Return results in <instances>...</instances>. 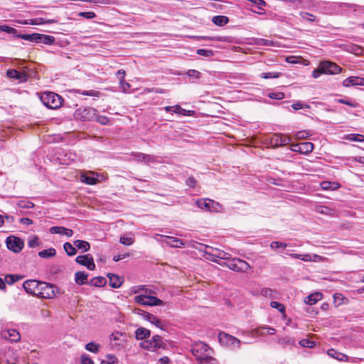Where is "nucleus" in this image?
<instances>
[{
    "label": "nucleus",
    "instance_id": "nucleus-55",
    "mask_svg": "<svg viewBox=\"0 0 364 364\" xmlns=\"http://www.w3.org/2000/svg\"><path fill=\"white\" fill-rule=\"evenodd\" d=\"M299 344L302 347L311 348L316 346V342L309 338H304L299 341Z\"/></svg>",
    "mask_w": 364,
    "mask_h": 364
},
{
    "label": "nucleus",
    "instance_id": "nucleus-35",
    "mask_svg": "<svg viewBox=\"0 0 364 364\" xmlns=\"http://www.w3.org/2000/svg\"><path fill=\"white\" fill-rule=\"evenodd\" d=\"M54 42L55 38L53 36L39 33L38 43H42L46 45H52L54 43Z\"/></svg>",
    "mask_w": 364,
    "mask_h": 364
},
{
    "label": "nucleus",
    "instance_id": "nucleus-54",
    "mask_svg": "<svg viewBox=\"0 0 364 364\" xmlns=\"http://www.w3.org/2000/svg\"><path fill=\"white\" fill-rule=\"evenodd\" d=\"M94 120L97 121L98 123L102 125L109 124L110 122L109 118L106 116L99 115L97 114V112H96V117Z\"/></svg>",
    "mask_w": 364,
    "mask_h": 364
},
{
    "label": "nucleus",
    "instance_id": "nucleus-32",
    "mask_svg": "<svg viewBox=\"0 0 364 364\" xmlns=\"http://www.w3.org/2000/svg\"><path fill=\"white\" fill-rule=\"evenodd\" d=\"M73 245L76 248L82 250V252H87L90 249V243L85 240H75L73 242Z\"/></svg>",
    "mask_w": 364,
    "mask_h": 364
},
{
    "label": "nucleus",
    "instance_id": "nucleus-24",
    "mask_svg": "<svg viewBox=\"0 0 364 364\" xmlns=\"http://www.w3.org/2000/svg\"><path fill=\"white\" fill-rule=\"evenodd\" d=\"M107 277L109 279V286L112 288H119L122 284L123 279L118 275L109 273L107 274Z\"/></svg>",
    "mask_w": 364,
    "mask_h": 364
},
{
    "label": "nucleus",
    "instance_id": "nucleus-36",
    "mask_svg": "<svg viewBox=\"0 0 364 364\" xmlns=\"http://www.w3.org/2000/svg\"><path fill=\"white\" fill-rule=\"evenodd\" d=\"M213 23L218 26H223L229 22V18L225 16H215L212 18Z\"/></svg>",
    "mask_w": 364,
    "mask_h": 364
},
{
    "label": "nucleus",
    "instance_id": "nucleus-14",
    "mask_svg": "<svg viewBox=\"0 0 364 364\" xmlns=\"http://www.w3.org/2000/svg\"><path fill=\"white\" fill-rule=\"evenodd\" d=\"M321 69L323 70L324 74L335 75L341 72V68L331 61H322L320 63Z\"/></svg>",
    "mask_w": 364,
    "mask_h": 364
},
{
    "label": "nucleus",
    "instance_id": "nucleus-42",
    "mask_svg": "<svg viewBox=\"0 0 364 364\" xmlns=\"http://www.w3.org/2000/svg\"><path fill=\"white\" fill-rule=\"evenodd\" d=\"M75 92L82 95L90 96V97H100L102 95L101 92H100L99 91H97V90H83V91H82L80 90H77L75 91Z\"/></svg>",
    "mask_w": 364,
    "mask_h": 364
},
{
    "label": "nucleus",
    "instance_id": "nucleus-64",
    "mask_svg": "<svg viewBox=\"0 0 364 364\" xmlns=\"http://www.w3.org/2000/svg\"><path fill=\"white\" fill-rule=\"evenodd\" d=\"M80 364H95V363L88 355L82 354L80 357Z\"/></svg>",
    "mask_w": 364,
    "mask_h": 364
},
{
    "label": "nucleus",
    "instance_id": "nucleus-60",
    "mask_svg": "<svg viewBox=\"0 0 364 364\" xmlns=\"http://www.w3.org/2000/svg\"><path fill=\"white\" fill-rule=\"evenodd\" d=\"M310 135L309 132L306 130H301L299 132H297L294 135V138L296 139H304L307 138Z\"/></svg>",
    "mask_w": 364,
    "mask_h": 364
},
{
    "label": "nucleus",
    "instance_id": "nucleus-48",
    "mask_svg": "<svg viewBox=\"0 0 364 364\" xmlns=\"http://www.w3.org/2000/svg\"><path fill=\"white\" fill-rule=\"evenodd\" d=\"M100 346L95 342H90L85 346V349L92 353H97Z\"/></svg>",
    "mask_w": 364,
    "mask_h": 364
},
{
    "label": "nucleus",
    "instance_id": "nucleus-63",
    "mask_svg": "<svg viewBox=\"0 0 364 364\" xmlns=\"http://www.w3.org/2000/svg\"><path fill=\"white\" fill-rule=\"evenodd\" d=\"M119 241L123 245H131L134 242V239L127 235H123L120 237Z\"/></svg>",
    "mask_w": 364,
    "mask_h": 364
},
{
    "label": "nucleus",
    "instance_id": "nucleus-53",
    "mask_svg": "<svg viewBox=\"0 0 364 364\" xmlns=\"http://www.w3.org/2000/svg\"><path fill=\"white\" fill-rule=\"evenodd\" d=\"M196 53L198 55L204 56L205 58H212L214 55V51L212 50H207L203 48H200L196 50Z\"/></svg>",
    "mask_w": 364,
    "mask_h": 364
},
{
    "label": "nucleus",
    "instance_id": "nucleus-22",
    "mask_svg": "<svg viewBox=\"0 0 364 364\" xmlns=\"http://www.w3.org/2000/svg\"><path fill=\"white\" fill-rule=\"evenodd\" d=\"M49 232L51 234H59L62 235H65L68 237H71L73 235V230L60 226L51 227L49 229Z\"/></svg>",
    "mask_w": 364,
    "mask_h": 364
},
{
    "label": "nucleus",
    "instance_id": "nucleus-51",
    "mask_svg": "<svg viewBox=\"0 0 364 364\" xmlns=\"http://www.w3.org/2000/svg\"><path fill=\"white\" fill-rule=\"evenodd\" d=\"M321 185L324 190H335L339 186L337 183L330 181H323Z\"/></svg>",
    "mask_w": 364,
    "mask_h": 364
},
{
    "label": "nucleus",
    "instance_id": "nucleus-34",
    "mask_svg": "<svg viewBox=\"0 0 364 364\" xmlns=\"http://www.w3.org/2000/svg\"><path fill=\"white\" fill-rule=\"evenodd\" d=\"M107 283V280L103 277H96L92 278L89 282L88 284L97 287H104Z\"/></svg>",
    "mask_w": 364,
    "mask_h": 364
},
{
    "label": "nucleus",
    "instance_id": "nucleus-27",
    "mask_svg": "<svg viewBox=\"0 0 364 364\" xmlns=\"http://www.w3.org/2000/svg\"><path fill=\"white\" fill-rule=\"evenodd\" d=\"M87 277H88V274L85 273V272H77L75 274V282L78 285H83L85 284H88Z\"/></svg>",
    "mask_w": 364,
    "mask_h": 364
},
{
    "label": "nucleus",
    "instance_id": "nucleus-9",
    "mask_svg": "<svg viewBox=\"0 0 364 364\" xmlns=\"http://www.w3.org/2000/svg\"><path fill=\"white\" fill-rule=\"evenodd\" d=\"M80 179L81 182L87 185H95L100 181L103 179V176L95 171H82L80 174Z\"/></svg>",
    "mask_w": 364,
    "mask_h": 364
},
{
    "label": "nucleus",
    "instance_id": "nucleus-20",
    "mask_svg": "<svg viewBox=\"0 0 364 364\" xmlns=\"http://www.w3.org/2000/svg\"><path fill=\"white\" fill-rule=\"evenodd\" d=\"M6 75L8 77L15 79L21 82H26L28 80V75L26 72L18 71L15 69H9L7 70Z\"/></svg>",
    "mask_w": 364,
    "mask_h": 364
},
{
    "label": "nucleus",
    "instance_id": "nucleus-62",
    "mask_svg": "<svg viewBox=\"0 0 364 364\" xmlns=\"http://www.w3.org/2000/svg\"><path fill=\"white\" fill-rule=\"evenodd\" d=\"M267 96L271 99L282 100L284 98V94L282 92H271Z\"/></svg>",
    "mask_w": 364,
    "mask_h": 364
},
{
    "label": "nucleus",
    "instance_id": "nucleus-59",
    "mask_svg": "<svg viewBox=\"0 0 364 364\" xmlns=\"http://www.w3.org/2000/svg\"><path fill=\"white\" fill-rule=\"evenodd\" d=\"M0 31H4L9 34L16 36L17 30L13 27L6 25H0Z\"/></svg>",
    "mask_w": 364,
    "mask_h": 364
},
{
    "label": "nucleus",
    "instance_id": "nucleus-3",
    "mask_svg": "<svg viewBox=\"0 0 364 364\" xmlns=\"http://www.w3.org/2000/svg\"><path fill=\"white\" fill-rule=\"evenodd\" d=\"M218 340L223 346H225L231 350H237L240 348L241 341L236 337L225 332H220Z\"/></svg>",
    "mask_w": 364,
    "mask_h": 364
},
{
    "label": "nucleus",
    "instance_id": "nucleus-26",
    "mask_svg": "<svg viewBox=\"0 0 364 364\" xmlns=\"http://www.w3.org/2000/svg\"><path fill=\"white\" fill-rule=\"evenodd\" d=\"M327 354L330 357H332L339 361H348L349 360L348 355H346L342 353L338 352L333 348H331V349L328 350Z\"/></svg>",
    "mask_w": 364,
    "mask_h": 364
},
{
    "label": "nucleus",
    "instance_id": "nucleus-17",
    "mask_svg": "<svg viewBox=\"0 0 364 364\" xmlns=\"http://www.w3.org/2000/svg\"><path fill=\"white\" fill-rule=\"evenodd\" d=\"M161 242L171 247H184L186 242L181 239L171 236L161 235Z\"/></svg>",
    "mask_w": 364,
    "mask_h": 364
},
{
    "label": "nucleus",
    "instance_id": "nucleus-8",
    "mask_svg": "<svg viewBox=\"0 0 364 364\" xmlns=\"http://www.w3.org/2000/svg\"><path fill=\"white\" fill-rule=\"evenodd\" d=\"M6 245L9 250L14 253H19L24 247V242L18 237L10 235L6 239Z\"/></svg>",
    "mask_w": 364,
    "mask_h": 364
},
{
    "label": "nucleus",
    "instance_id": "nucleus-31",
    "mask_svg": "<svg viewBox=\"0 0 364 364\" xmlns=\"http://www.w3.org/2000/svg\"><path fill=\"white\" fill-rule=\"evenodd\" d=\"M135 336L137 340H142L149 337L150 331L145 328L140 327L136 330Z\"/></svg>",
    "mask_w": 364,
    "mask_h": 364
},
{
    "label": "nucleus",
    "instance_id": "nucleus-7",
    "mask_svg": "<svg viewBox=\"0 0 364 364\" xmlns=\"http://www.w3.org/2000/svg\"><path fill=\"white\" fill-rule=\"evenodd\" d=\"M196 203L200 209L210 212H219L221 208L219 203L209 198L198 199Z\"/></svg>",
    "mask_w": 364,
    "mask_h": 364
},
{
    "label": "nucleus",
    "instance_id": "nucleus-12",
    "mask_svg": "<svg viewBox=\"0 0 364 364\" xmlns=\"http://www.w3.org/2000/svg\"><path fill=\"white\" fill-rule=\"evenodd\" d=\"M55 287L46 282H41L39 287V298L52 299L55 296Z\"/></svg>",
    "mask_w": 364,
    "mask_h": 364
},
{
    "label": "nucleus",
    "instance_id": "nucleus-28",
    "mask_svg": "<svg viewBox=\"0 0 364 364\" xmlns=\"http://www.w3.org/2000/svg\"><path fill=\"white\" fill-rule=\"evenodd\" d=\"M145 320L148 321L149 322H150L151 323L154 324L155 326L161 329L164 328V325L161 321V320L151 314H146Z\"/></svg>",
    "mask_w": 364,
    "mask_h": 364
},
{
    "label": "nucleus",
    "instance_id": "nucleus-23",
    "mask_svg": "<svg viewBox=\"0 0 364 364\" xmlns=\"http://www.w3.org/2000/svg\"><path fill=\"white\" fill-rule=\"evenodd\" d=\"M56 21L54 19H45L43 18H35L28 20H26L24 23L29 25H43V24H51L55 23Z\"/></svg>",
    "mask_w": 364,
    "mask_h": 364
},
{
    "label": "nucleus",
    "instance_id": "nucleus-44",
    "mask_svg": "<svg viewBox=\"0 0 364 364\" xmlns=\"http://www.w3.org/2000/svg\"><path fill=\"white\" fill-rule=\"evenodd\" d=\"M289 256L294 259H299L304 262H311V256L309 254L289 253Z\"/></svg>",
    "mask_w": 364,
    "mask_h": 364
},
{
    "label": "nucleus",
    "instance_id": "nucleus-25",
    "mask_svg": "<svg viewBox=\"0 0 364 364\" xmlns=\"http://www.w3.org/2000/svg\"><path fill=\"white\" fill-rule=\"evenodd\" d=\"M190 246L191 247L198 250L200 252H204L207 255L206 257H210L208 252H211V248H213V247L196 242H191Z\"/></svg>",
    "mask_w": 364,
    "mask_h": 364
},
{
    "label": "nucleus",
    "instance_id": "nucleus-50",
    "mask_svg": "<svg viewBox=\"0 0 364 364\" xmlns=\"http://www.w3.org/2000/svg\"><path fill=\"white\" fill-rule=\"evenodd\" d=\"M317 210L321 214L328 215H333L336 213L334 209L327 206H320L318 208Z\"/></svg>",
    "mask_w": 364,
    "mask_h": 364
},
{
    "label": "nucleus",
    "instance_id": "nucleus-33",
    "mask_svg": "<svg viewBox=\"0 0 364 364\" xmlns=\"http://www.w3.org/2000/svg\"><path fill=\"white\" fill-rule=\"evenodd\" d=\"M162 158L161 156L145 154V159L144 161V164H161L162 163Z\"/></svg>",
    "mask_w": 364,
    "mask_h": 364
},
{
    "label": "nucleus",
    "instance_id": "nucleus-1",
    "mask_svg": "<svg viewBox=\"0 0 364 364\" xmlns=\"http://www.w3.org/2000/svg\"><path fill=\"white\" fill-rule=\"evenodd\" d=\"M191 353L200 364H218L217 360L212 356V348L203 342L194 343L191 347Z\"/></svg>",
    "mask_w": 364,
    "mask_h": 364
},
{
    "label": "nucleus",
    "instance_id": "nucleus-2",
    "mask_svg": "<svg viewBox=\"0 0 364 364\" xmlns=\"http://www.w3.org/2000/svg\"><path fill=\"white\" fill-rule=\"evenodd\" d=\"M41 101L48 108L55 109L62 105L63 98L52 92H45L41 96Z\"/></svg>",
    "mask_w": 364,
    "mask_h": 364
},
{
    "label": "nucleus",
    "instance_id": "nucleus-52",
    "mask_svg": "<svg viewBox=\"0 0 364 364\" xmlns=\"http://www.w3.org/2000/svg\"><path fill=\"white\" fill-rule=\"evenodd\" d=\"M255 44L263 46H275L274 42L264 38H257L255 40Z\"/></svg>",
    "mask_w": 364,
    "mask_h": 364
},
{
    "label": "nucleus",
    "instance_id": "nucleus-16",
    "mask_svg": "<svg viewBox=\"0 0 364 364\" xmlns=\"http://www.w3.org/2000/svg\"><path fill=\"white\" fill-rule=\"evenodd\" d=\"M16 358L13 350L5 348L0 351V364H16Z\"/></svg>",
    "mask_w": 364,
    "mask_h": 364
},
{
    "label": "nucleus",
    "instance_id": "nucleus-19",
    "mask_svg": "<svg viewBox=\"0 0 364 364\" xmlns=\"http://www.w3.org/2000/svg\"><path fill=\"white\" fill-rule=\"evenodd\" d=\"M291 138L283 134H274L271 138V144L272 146H281L289 144Z\"/></svg>",
    "mask_w": 364,
    "mask_h": 364
},
{
    "label": "nucleus",
    "instance_id": "nucleus-58",
    "mask_svg": "<svg viewBox=\"0 0 364 364\" xmlns=\"http://www.w3.org/2000/svg\"><path fill=\"white\" fill-rule=\"evenodd\" d=\"M269 306L273 309H277L281 313L285 314V306L277 301H271Z\"/></svg>",
    "mask_w": 364,
    "mask_h": 364
},
{
    "label": "nucleus",
    "instance_id": "nucleus-4",
    "mask_svg": "<svg viewBox=\"0 0 364 364\" xmlns=\"http://www.w3.org/2000/svg\"><path fill=\"white\" fill-rule=\"evenodd\" d=\"M97 109L92 107H80L74 113L76 119L82 121H93L96 117Z\"/></svg>",
    "mask_w": 364,
    "mask_h": 364
},
{
    "label": "nucleus",
    "instance_id": "nucleus-61",
    "mask_svg": "<svg viewBox=\"0 0 364 364\" xmlns=\"http://www.w3.org/2000/svg\"><path fill=\"white\" fill-rule=\"evenodd\" d=\"M299 15L302 19L310 22H314L316 19V17L313 14L307 12H300Z\"/></svg>",
    "mask_w": 364,
    "mask_h": 364
},
{
    "label": "nucleus",
    "instance_id": "nucleus-21",
    "mask_svg": "<svg viewBox=\"0 0 364 364\" xmlns=\"http://www.w3.org/2000/svg\"><path fill=\"white\" fill-rule=\"evenodd\" d=\"M343 85L344 87L350 86H364V78L358 76H351L347 77L343 81Z\"/></svg>",
    "mask_w": 364,
    "mask_h": 364
},
{
    "label": "nucleus",
    "instance_id": "nucleus-29",
    "mask_svg": "<svg viewBox=\"0 0 364 364\" xmlns=\"http://www.w3.org/2000/svg\"><path fill=\"white\" fill-rule=\"evenodd\" d=\"M322 294L320 292H315L310 295H309L305 299V302L309 305H313L316 304L318 301L322 299Z\"/></svg>",
    "mask_w": 364,
    "mask_h": 364
},
{
    "label": "nucleus",
    "instance_id": "nucleus-40",
    "mask_svg": "<svg viewBox=\"0 0 364 364\" xmlns=\"http://www.w3.org/2000/svg\"><path fill=\"white\" fill-rule=\"evenodd\" d=\"M173 112L180 115L189 117L193 116L194 114V111L186 110L178 105H175V109L173 110Z\"/></svg>",
    "mask_w": 364,
    "mask_h": 364
},
{
    "label": "nucleus",
    "instance_id": "nucleus-49",
    "mask_svg": "<svg viewBox=\"0 0 364 364\" xmlns=\"http://www.w3.org/2000/svg\"><path fill=\"white\" fill-rule=\"evenodd\" d=\"M63 247L68 256H73L77 253L76 247L70 242H65Z\"/></svg>",
    "mask_w": 364,
    "mask_h": 364
},
{
    "label": "nucleus",
    "instance_id": "nucleus-39",
    "mask_svg": "<svg viewBox=\"0 0 364 364\" xmlns=\"http://www.w3.org/2000/svg\"><path fill=\"white\" fill-rule=\"evenodd\" d=\"M23 278V276L20 274H7L4 279L8 284L11 285L15 282L21 280Z\"/></svg>",
    "mask_w": 364,
    "mask_h": 364
},
{
    "label": "nucleus",
    "instance_id": "nucleus-5",
    "mask_svg": "<svg viewBox=\"0 0 364 364\" xmlns=\"http://www.w3.org/2000/svg\"><path fill=\"white\" fill-rule=\"evenodd\" d=\"M225 266L235 272H246L250 269V265L246 261L236 257L228 259Z\"/></svg>",
    "mask_w": 364,
    "mask_h": 364
},
{
    "label": "nucleus",
    "instance_id": "nucleus-6",
    "mask_svg": "<svg viewBox=\"0 0 364 364\" xmlns=\"http://www.w3.org/2000/svg\"><path fill=\"white\" fill-rule=\"evenodd\" d=\"M151 294H141L134 297V301L143 306H160L163 304V301L153 296Z\"/></svg>",
    "mask_w": 364,
    "mask_h": 364
},
{
    "label": "nucleus",
    "instance_id": "nucleus-45",
    "mask_svg": "<svg viewBox=\"0 0 364 364\" xmlns=\"http://www.w3.org/2000/svg\"><path fill=\"white\" fill-rule=\"evenodd\" d=\"M345 139L353 141H364V135L360 134H349L345 136Z\"/></svg>",
    "mask_w": 364,
    "mask_h": 364
},
{
    "label": "nucleus",
    "instance_id": "nucleus-11",
    "mask_svg": "<svg viewBox=\"0 0 364 364\" xmlns=\"http://www.w3.org/2000/svg\"><path fill=\"white\" fill-rule=\"evenodd\" d=\"M42 282L36 279H28L23 284V288L24 290L31 295H34L38 297L39 296V287Z\"/></svg>",
    "mask_w": 364,
    "mask_h": 364
},
{
    "label": "nucleus",
    "instance_id": "nucleus-41",
    "mask_svg": "<svg viewBox=\"0 0 364 364\" xmlns=\"http://www.w3.org/2000/svg\"><path fill=\"white\" fill-rule=\"evenodd\" d=\"M56 255V251L54 248L41 250L38 252V256L41 258H49L54 257Z\"/></svg>",
    "mask_w": 364,
    "mask_h": 364
},
{
    "label": "nucleus",
    "instance_id": "nucleus-57",
    "mask_svg": "<svg viewBox=\"0 0 364 364\" xmlns=\"http://www.w3.org/2000/svg\"><path fill=\"white\" fill-rule=\"evenodd\" d=\"M280 73L276 72H269V73H262L260 74V77L264 79H271V78H277L280 76Z\"/></svg>",
    "mask_w": 364,
    "mask_h": 364
},
{
    "label": "nucleus",
    "instance_id": "nucleus-13",
    "mask_svg": "<svg viewBox=\"0 0 364 364\" xmlns=\"http://www.w3.org/2000/svg\"><path fill=\"white\" fill-rule=\"evenodd\" d=\"M0 336L11 342H18L21 340V334L14 328H5L0 331Z\"/></svg>",
    "mask_w": 364,
    "mask_h": 364
},
{
    "label": "nucleus",
    "instance_id": "nucleus-56",
    "mask_svg": "<svg viewBox=\"0 0 364 364\" xmlns=\"http://www.w3.org/2000/svg\"><path fill=\"white\" fill-rule=\"evenodd\" d=\"M145 154L144 153L141 152H132L131 154V156L132 157V159L137 161V162H141L144 163V159H145Z\"/></svg>",
    "mask_w": 364,
    "mask_h": 364
},
{
    "label": "nucleus",
    "instance_id": "nucleus-46",
    "mask_svg": "<svg viewBox=\"0 0 364 364\" xmlns=\"http://www.w3.org/2000/svg\"><path fill=\"white\" fill-rule=\"evenodd\" d=\"M132 291L134 294L139 293L140 291H142L143 294H151L153 292V291L149 289L146 285L135 286L132 288Z\"/></svg>",
    "mask_w": 364,
    "mask_h": 364
},
{
    "label": "nucleus",
    "instance_id": "nucleus-37",
    "mask_svg": "<svg viewBox=\"0 0 364 364\" xmlns=\"http://www.w3.org/2000/svg\"><path fill=\"white\" fill-rule=\"evenodd\" d=\"M16 36L21 39L38 43L39 33H32V34H19V35H16Z\"/></svg>",
    "mask_w": 364,
    "mask_h": 364
},
{
    "label": "nucleus",
    "instance_id": "nucleus-47",
    "mask_svg": "<svg viewBox=\"0 0 364 364\" xmlns=\"http://www.w3.org/2000/svg\"><path fill=\"white\" fill-rule=\"evenodd\" d=\"M288 246L293 247L294 245H288L287 243L281 242H278V241H273L269 245L270 248L273 250H276L278 249H284Z\"/></svg>",
    "mask_w": 364,
    "mask_h": 364
},
{
    "label": "nucleus",
    "instance_id": "nucleus-18",
    "mask_svg": "<svg viewBox=\"0 0 364 364\" xmlns=\"http://www.w3.org/2000/svg\"><path fill=\"white\" fill-rule=\"evenodd\" d=\"M75 262L80 265L86 267L89 270H94L95 269L93 257L89 254L77 256L75 258Z\"/></svg>",
    "mask_w": 364,
    "mask_h": 364
},
{
    "label": "nucleus",
    "instance_id": "nucleus-15",
    "mask_svg": "<svg viewBox=\"0 0 364 364\" xmlns=\"http://www.w3.org/2000/svg\"><path fill=\"white\" fill-rule=\"evenodd\" d=\"M208 253L210 257H206V259L218 264L220 263L217 260V259L228 260L231 258V255L230 253L217 248H211V252H208Z\"/></svg>",
    "mask_w": 364,
    "mask_h": 364
},
{
    "label": "nucleus",
    "instance_id": "nucleus-30",
    "mask_svg": "<svg viewBox=\"0 0 364 364\" xmlns=\"http://www.w3.org/2000/svg\"><path fill=\"white\" fill-rule=\"evenodd\" d=\"M314 144L311 142L306 141L300 143V154H309L314 150Z\"/></svg>",
    "mask_w": 364,
    "mask_h": 364
},
{
    "label": "nucleus",
    "instance_id": "nucleus-10",
    "mask_svg": "<svg viewBox=\"0 0 364 364\" xmlns=\"http://www.w3.org/2000/svg\"><path fill=\"white\" fill-rule=\"evenodd\" d=\"M141 348L149 350H156L163 347L162 338L155 335L151 340H146L141 343Z\"/></svg>",
    "mask_w": 364,
    "mask_h": 364
},
{
    "label": "nucleus",
    "instance_id": "nucleus-43",
    "mask_svg": "<svg viewBox=\"0 0 364 364\" xmlns=\"http://www.w3.org/2000/svg\"><path fill=\"white\" fill-rule=\"evenodd\" d=\"M16 205L18 208H21V209H31V208H34V206H35L34 203H32L31 201L23 200V199L19 200L16 203Z\"/></svg>",
    "mask_w": 364,
    "mask_h": 364
},
{
    "label": "nucleus",
    "instance_id": "nucleus-38",
    "mask_svg": "<svg viewBox=\"0 0 364 364\" xmlns=\"http://www.w3.org/2000/svg\"><path fill=\"white\" fill-rule=\"evenodd\" d=\"M260 294L263 296L268 297L270 299H277V292L269 288H263L260 291Z\"/></svg>",
    "mask_w": 364,
    "mask_h": 364
}]
</instances>
